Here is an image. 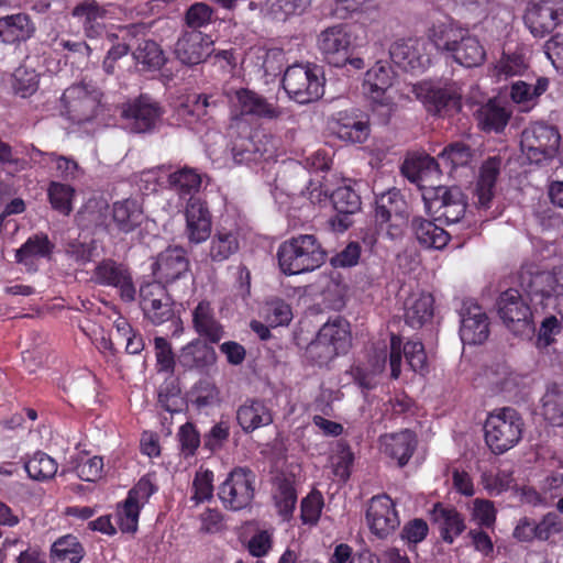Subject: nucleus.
<instances>
[{
  "mask_svg": "<svg viewBox=\"0 0 563 563\" xmlns=\"http://www.w3.org/2000/svg\"><path fill=\"white\" fill-rule=\"evenodd\" d=\"M430 40L439 52L465 68L482 66L486 60V49L479 38L453 23L434 25Z\"/></svg>",
  "mask_w": 563,
  "mask_h": 563,
  "instance_id": "f257e3e1",
  "label": "nucleus"
},
{
  "mask_svg": "<svg viewBox=\"0 0 563 563\" xmlns=\"http://www.w3.org/2000/svg\"><path fill=\"white\" fill-rule=\"evenodd\" d=\"M280 271L286 275H298L319 268L327 252L313 234H299L283 242L277 252Z\"/></svg>",
  "mask_w": 563,
  "mask_h": 563,
  "instance_id": "f03ea898",
  "label": "nucleus"
},
{
  "mask_svg": "<svg viewBox=\"0 0 563 563\" xmlns=\"http://www.w3.org/2000/svg\"><path fill=\"white\" fill-rule=\"evenodd\" d=\"M523 426V419L516 409L504 407L487 417L485 441L495 454H503L520 441Z\"/></svg>",
  "mask_w": 563,
  "mask_h": 563,
  "instance_id": "7ed1b4c3",
  "label": "nucleus"
},
{
  "mask_svg": "<svg viewBox=\"0 0 563 563\" xmlns=\"http://www.w3.org/2000/svg\"><path fill=\"white\" fill-rule=\"evenodd\" d=\"M282 84L289 98L301 104L319 100L324 92L322 73L317 65L289 66Z\"/></svg>",
  "mask_w": 563,
  "mask_h": 563,
  "instance_id": "20e7f679",
  "label": "nucleus"
},
{
  "mask_svg": "<svg viewBox=\"0 0 563 563\" xmlns=\"http://www.w3.org/2000/svg\"><path fill=\"white\" fill-rule=\"evenodd\" d=\"M496 307L499 318L515 335L530 338L534 333L531 308L519 290L509 288L501 292Z\"/></svg>",
  "mask_w": 563,
  "mask_h": 563,
  "instance_id": "39448f33",
  "label": "nucleus"
},
{
  "mask_svg": "<svg viewBox=\"0 0 563 563\" xmlns=\"http://www.w3.org/2000/svg\"><path fill=\"white\" fill-rule=\"evenodd\" d=\"M422 198L427 212L438 220L444 219L448 224L459 222L465 214L467 203L460 187H430Z\"/></svg>",
  "mask_w": 563,
  "mask_h": 563,
  "instance_id": "423d86ee",
  "label": "nucleus"
},
{
  "mask_svg": "<svg viewBox=\"0 0 563 563\" xmlns=\"http://www.w3.org/2000/svg\"><path fill=\"white\" fill-rule=\"evenodd\" d=\"M394 71L387 63L378 60L367 70L364 86L373 101V111L382 118V122L387 124L390 117L395 113L397 104L393 99L386 96V91L391 87Z\"/></svg>",
  "mask_w": 563,
  "mask_h": 563,
  "instance_id": "0eeeda50",
  "label": "nucleus"
},
{
  "mask_svg": "<svg viewBox=\"0 0 563 563\" xmlns=\"http://www.w3.org/2000/svg\"><path fill=\"white\" fill-rule=\"evenodd\" d=\"M560 142L561 135L555 126L536 123L523 130L520 145L531 163L540 164L555 156Z\"/></svg>",
  "mask_w": 563,
  "mask_h": 563,
  "instance_id": "6e6552de",
  "label": "nucleus"
},
{
  "mask_svg": "<svg viewBox=\"0 0 563 563\" xmlns=\"http://www.w3.org/2000/svg\"><path fill=\"white\" fill-rule=\"evenodd\" d=\"M121 109V117L133 133L155 131L165 113L161 103L148 95H140L124 102Z\"/></svg>",
  "mask_w": 563,
  "mask_h": 563,
  "instance_id": "1a4fd4ad",
  "label": "nucleus"
},
{
  "mask_svg": "<svg viewBox=\"0 0 563 563\" xmlns=\"http://www.w3.org/2000/svg\"><path fill=\"white\" fill-rule=\"evenodd\" d=\"M255 474L247 467L233 468L219 487V498L225 508L241 510L253 500Z\"/></svg>",
  "mask_w": 563,
  "mask_h": 563,
  "instance_id": "9d476101",
  "label": "nucleus"
},
{
  "mask_svg": "<svg viewBox=\"0 0 563 563\" xmlns=\"http://www.w3.org/2000/svg\"><path fill=\"white\" fill-rule=\"evenodd\" d=\"M153 275L161 283L173 286L178 282L194 283L187 252L181 246H169L161 252L152 266Z\"/></svg>",
  "mask_w": 563,
  "mask_h": 563,
  "instance_id": "9b49d317",
  "label": "nucleus"
},
{
  "mask_svg": "<svg viewBox=\"0 0 563 563\" xmlns=\"http://www.w3.org/2000/svg\"><path fill=\"white\" fill-rule=\"evenodd\" d=\"M91 279L97 285L118 289L120 298L125 302H132L136 298L131 269L124 263L103 258L96 265Z\"/></svg>",
  "mask_w": 563,
  "mask_h": 563,
  "instance_id": "f8f14e48",
  "label": "nucleus"
},
{
  "mask_svg": "<svg viewBox=\"0 0 563 563\" xmlns=\"http://www.w3.org/2000/svg\"><path fill=\"white\" fill-rule=\"evenodd\" d=\"M523 20L534 37H544L562 23L563 0H529Z\"/></svg>",
  "mask_w": 563,
  "mask_h": 563,
  "instance_id": "ddd939ff",
  "label": "nucleus"
},
{
  "mask_svg": "<svg viewBox=\"0 0 563 563\" xmlns=\"http://www.w3.org/2000/svg\"><path fill=\"white\" fill-rule=\"evenodd\" d=\"M60 100L69 118L74 122L84 123L96 117L101 92L95 87L81 82L68 87Z\"/></svg>",
  "mask_w": 563,
  "mask_h": 563,
  "instance_id": "4468645a",
  "label": "nucleus"
},
{
  "mask_svg": "<svg viewBox=\"0 0 563 563\" xmlns=\"http://www.w3.org/2000/svg\"><path fill=\"white\" fill-rule=\"evenodd\" d=\"M317 47L324 60L334 67H343L352 52V35L346 24L323 30L317 37Z\"/></svg>",
  "mask_w": 563,
  "mask_h": 563,
  "instance_id": "2eb2a0df",
  "label": "nucleus"
},
{
  "mask_svg": "<svg viewBox=\"0 0 563 563\" xmlns=\"http://www.w3.org/2000/svg\"><path fill=\"white\" fill-rule=\"evenodd\" d=\"M412 92L433 115H445L461 109V95L454 85L440 87L424 82L415 85Z\"/></svg>",
  "mask_w": 563,
  "mask_h": 563,
  "instance_id": "dca6fc26",
  "label": "nucleus"
},
{
  "mask_svg": "<svg viewBox=\"0 0 563 563\" xmlns=\"http://www.w3.org/2000/svg\"><path fill=\"white\" fill-rule=\"evenodd\" d=\"M211 37L198 30L185 31L175 43L174 54L185 66H196L207 60L212 53Z\"/></svg>",
  "mask_w": 563,
  "mask_h": 563,
  "instance_id": "f3484780",
  "label": "nucleus"
},
{
  "mask_svg": "<svg viewBox=\"0 0 563 563\" xmlns=\"http://www.w3.org/2000/svg\"><path fill=\"white\" fill-rule=\"evenodd\" d=\"M230 102L232 109L240 115H251L266 120H276L283 115V110L279 107L247 88L234 90L230 95Z\"/></svg>",
  "mask_w": 563,
  "mask_h": 563,
  "instance_id": "a211bd4d",
  "label": "nucleus"
},
{
  "mask_svg": "<svg viewBox=\"0 0 563 563\" xmlns=\"http://www.w3.org/2000/svg\"><path fill=\"white\" fill-rule=\"evenodd\" d=\"M185 235L189 243L200 244L211 236L212 214L206 201L190 197L185 208Z\"/></svg>",
  "mask_w": 563,
  "mask_h": 563,
  "instance_id": "6ab92c4d",
  "label": "nucleus"
},
{
  "mask_svg": "<svg viewBox=\"0 0 563 563\" xmlns=\"http://www.w3.org/2000/svg\"><path fill=\"white\" fill-rule=\"evenodd\" d=\"M366 520L371 531L383 539L399 527L395 504L387 495L374 496L366 510Z\"/></svg>",
  "mask_w": 563,
  "mask_h": 563,
  "instance_id": "aec40b11",
  "label": "nucleus"
},
{
  "mask_svg": "<svg viewBox=\"0 0 563 563\" xmlns=\"http://www.w3.org/2000/svg\"><path fill=\"white\" fill-rule=\"evenodd\" d=\"M404 353L407 364L413 372L422 373L427 367V355L423 344L420 341H408L402 347L400 335L391 334L389 364L391 378L397 379L400 375L401 354Z\"/></svg>",
  "mask_w": 563,
  "mask_h": 563,
  "instance_id": "412c9836",
  "label": "nucleus"
},
{
  "mask_svg": "<svg viewBox=\"0 0 563 563\" xmlns=\"http://www.w3.org/2000/svg\"><path fill=\"white\" fill-rule=\"evenodd\" d=\"M330 200L336 211L330 223L334 230L343 232L352 225L351 216L361 210V197L351 186H341L332 191Z\"/></svg>",
  "mask_w": 563,
  "mask_h": 563,
  "instance_id": "4be33fe9",
  "label": "nucleus"
},
{
  "mask_svg": "<svg viewBox=\"0 0 563 563\" xmlns=\"http://www.w3.org/2000/svg\"><path fill=\"white\" fill-rule=\"evenodd\" d=\"M461 340L465 344H482L489 335L488 317L475 303L464 305L461 310Z\"/></svg>",
  "mask_w": 563,
  "mask_h": 563,
  "instance_id": "5701e85b",
  "label": "nucleus"
},
{
  "mask_svg": "<svg viewBox=\"0 0 563 563\" xmlns=\"http://www.w3.org/2000/svg\"><path fill=\"white\" fill-rule=\"evenodd\" d=\"M430 519L439 530L442 540L449 544H452L454 539L466 529L462 514L454 507L441 503L434 504L430 510Z\"/></svg>",
  "mask_w": 563,
  "mask_h": 563,
  "instance_id": "b1692460",
  "label": "nucleus"
},
{
  "mask_svg": "<svg viewBox=\"0 0 563 563\" xmlns=\"http://www.w3.org/2000/svg\"><path fill=\"white\" fill-rule=\"evenodd\" d=\"M111 222L121 233L128 234L137 229L143 220L144 212L136 199L118 200L110 208Z\"/></svg>",
  "mask_w": 563,
  "mask_h": 563,
  "instance_id": "393cba45",
  "label": "nucleus"
},
{
  "mask_svg": "<svg viewBox=\"0 0 563 563\" xmlns=\"http://www.w3.org/2000/svg\"><path fill=\"white\" fill-rule=\"evenodd\" d=\"M379 441L382 451L390 459L397 460L399 466L408 463L417 446L416 435L408 429L398 433L384 434Z\"/></svg>",
  "mask_w": 563,
  "mask_h": 563,
  "instance_id": "a878e982",
  "label": "nucleus"
},
{
  "mask_svg": "<svg viewBox=\"0 0 563 563\" xmlns=\"http://www.w3.org/2000/svg\"><path fill=\"white\" fill-rule=\"evenodd\" d=\"M501 159L499 157H489L486 159L479 170V176L475 186L474 196L477 208L487 209L495 196V186L500 173Z\"/></svg>",
  "mask_w": 563,
  "mask_h": 563,
  "instance_id": "bb28decb",
  "label": "nucleus"
},
{
  "mask_svg": "<svg viewBox=\"0 0 563 563\" xmlns=\"http://www.w3.org/2000/svg\"><path fill=\"white\" fill-rule=\"evenodd\" d=\"M333 131L342 141L364 143L369 135V125L356 113L340 111L334 119Z\"/></svg>",
  "mask_w": 563,
  "mask_h": 563,
  "instance_id": "cd10ccee",
  "label": "nucleus"
},
{
  "mask_svg": "<svg viewBox=\"0 0 563 563\" xmlns=\"http://www.w3.org/2000/svg\"><path fill=\"white\" fill-rule=\"evenodd\" d=\"M375 222L383 225L393 220L394 217H409L408 205L396 188L388 189L376 196Z\"/></svg>",
  "mask_w": 563,
  "mask_h": 563,
  "instance_id": "c85d7f7f",
  "label": "nucleus"
},
{
  "mask_svg": "<svg viewBox=\"0 0 563 563\" xmlns=\"http://www.w3.org/2000/svg\"><path fill=\"white\" fill-rule=\"evenodd\" d=\"M35 25L25 13L0 18V40L7 44L24 42L33 36Z\"/></svg>",
  "mask_w": 563,
  "mask_h": 563,
  "instance_id": "c756f323",
  "label": "nucleus"
},
{
  "mask_svg": "<svg viewBox=\"0 0 563 563\" xmlns=\"http://www.w3.org/2000/svg\"><path fill=\"white\" fill-rule=\"evenodd\" d=\"M110 206L102 200H89L76 214L79 229L88 231L108 230Z\"/></svg>",
  "mask_w": 563,
  "mask_h": 563,
  "instance_id": "7c9ffc66",
  "label": "nucleus"
},
{
  "mask_svg": "<svg viewBox=\"0 0 563 563\" xmlns=\"http://www.w3.org/2000/svg\"><path fill=\"white\" fill-rule=\"evenodd\" d=\"M192 323L195 330L211 343H218L224 334L223 327L216 319L209 301L202 300L197 305L192 312Z\"/></svg>",
  "mask_w": 563,
  "mask_h": 563,
  "instance_id": "2f4dec72",
  "label": "nucleus"
},
{
  "mask_svg": "<svg viewBox=\"0 0 563 563\" xmlns=\"http://www.w3.org/2000/svg\"><path fill=\"white\" fill-rule=\"evenodd\" d=\"M411 230L421 246L442 250L450 241V234L433 221L422 217H413Z\"/></svg>",
  "mask_w": 563,
  "mask_h": 563,
  "instance_id": "473e14b6",
  "label": "nucleus"
},
{
  "mask_svg": "<svg viewBox=\"0 0 563 563\" xmlns=\"http://www.w3.org/2000/svg\"><path fill=\"white\" fill-rule=\"evenodd\" d=\"M236 419L243 431L247 433L273 422L271 410L261 400H250L240 406Z\"/></svg>",
  "mask_w": 563,
  "mask_h": 563,
  "instance_id": "72a5a7b5",
  "label": "nucleus"
},
{
  "mask_svg": "<svg viewBox=\"0 0 563 563\" xmlns=\"http://www.w3.org/2000/svg\"><path fill=\"white\" fill-rule=\"evenodd\" d=\"M317 335L332 347H338L336 353L345 354L351 347L352 336L350 323L340 317L324 323Z\"/></svg>",
  "mask_w": 563,
  "mask_h": 563,
  "instance_id": "f704fd0d",
  "label": "nucleus"
},
{
  "mask_svg": "<svg viewBox=\"0 0 563 563\" xmlns=\"http://www.w3.org/2000/svg\"><path fill=\"white\" fill-rule=\"evenodd\" d=\"M433 297L430 294L410 296L405 301V322L413 329L421 328L433 316Z\"/></svg>",
  "mask_w": 563,
  "mask_h": 563,
  "instance_id": "c9c22d12",
  "label": "nucleus"
},
{
  "mask_svg": "<svg viewBox=\"0 0 563 563\" xmlns=\"http://www.w3.org/2000/svg\"><path fill=\"white\" fill-rule=\"evenodd\" d=\"M240 243L238 235L227 229H218L211 236L208 257L212 263H222L238 253Z\"/></svg>",
  "mask_w": 563,
  "mask_h": 563,
  "instance_id": "e433bc0d",
  "label": "nucleus"
},
{
  "mask_svg": "<svg viewBox=\"0 0 563 563\" xmlns=\"http://www.w3.org/2000/svg\"><path fill=\"white\" fill-rule=\"evenodd\" d=\"M542 415L547 421L556 427L563 426V382L547 385L541 399Z\"/></svg>",
  "mask_w": 563,
  "mask_h": 563,
  "instance_id": "4c0bfd02",
  "label": "nucleus"
},
{
  "mask_svg": "<svg viewBox=\"0 0 563 563\" xmlns=\"http://www.w3.org/2000/svg\"><path fill=\"white\" fill-rule=\"evenodd\" d=\"M133 58L143 70H158L161 69L167 58L161 45L151 38H142L139 41L137 46L133 51Z\"/></svg>",
  "mask_w": 563,
  "mask_h": 563,
  "instance_id": "58836bf2",
  "label": "nucleus"
},
{
  "mask_svg": "<svg viewBox=\"0 0 563 563\" xmlns=\"http://www.w3.org/2000/svg\"><path fill=\"white\" fill-rule=\"evenodd\" d=\"M402 175L411 183L424 181L440 174V164L430 155L407 158L401 166Z\"/></svg>",
  "mask_w": 563,
  "mask_h": 563,
  "instance_id": "ea45409f",
  "label": "nucleus"
},
{
  "mask_svg": "<svg viewBox=\"0 0 563 563\" xmlns=\"http://www.w3.org/2000/svg\"><path fill=\"white\" fill-rule=\"evenodd\" d=\"M180 363L188 368H203L214 363L216 352L201 340H195L181 349Z\"/></svg>",
  "mask_w": 563,
  "mask_h": 563,
  "instance_id": "a19ab883",
  "label": "nucleus"
},
{
  "mask_svg": "<svg viewBox=\"0 0 563 563\" xmlns=\"http://www.w3.org/2000/svg\"><path fill=\"white\" fill-rule=\"evenodd\" d=\"M84 556L85 549L73 534L58 538L51 549V563H79Z\"/></svg>",
  "mask_w": 563,
  "mask_h": 563,
  "instance_id": "79ce46f5",
  "label": "nucleus"
},
{
  "mask_svg": "<svg viewBox=\"0 0 563 563\" xmlns=\"http://www.w3.org/2000/svg\"><path fill=\"white\" fill-rule=\"evenodd\" d=\"M390 59L401 69L415 70L421 67V56L413 40H398L389 48Z\"/></svg>",
  "mask_w": 563,
  "mask_h": 563,
  "instance_id": "37998d69",
  "label": "nucleus"
},
{
  "mask_svg": "<svg viewBox=\"0 0 563 563\" xmlns=\"http://www.w3.org/2000/svg\"><path fill=\"white\" fill-rule=\"evenodd\" d=\"M167 181L169 188L179 197L189 196L190 198L199 191L202 179L195 168L185 166L170 173Z\"/></svg>",
  "mask_w": 563,
  "mask_h": 563,
  "instance_id": "c03bdc74",
  "label": "nucleus"
},
{
  "mask_svg": "<svg viewBox=\"0 0 563 563\" xmlns=\"http://www.w3.org/2000/svg\"><path fill=\"white\" fill-rule=\"evenodd\" d=\"M482 130L501 132L508 123L509 112L496 101L489 100L476 112Z\"/></svg>",
  "mask_w": 563,
  "mask_h": 563,
  "instance_id": "a18cd8bd",
  "label": "nucleus"
},
{
  "mask_svg": "<svg viewBox=\"0 0 563 563\" xmlns=\"http://www.w3.org/2000/svg\"><path fill=\"white\" fill-rule=\"evenodd\" d=\"M306 4V0H265L261 12L269 20L285 22L291 15L300 14Z\"/></svg>",
  "mask_w": 563,
  "mask_h": 563,
  "instance_id": "49530a36",
  "label": "nucleus"
},
{
  "mask_svg": "<svg viewBox=\"0 0 563 563\" xmlns=\"http://www.w3.org/2000/svg\"><path fill=\"white\" fill-rule=\"evenodd\" d=\"M53 247L54 245L46 234H35L16 250L15 260L18 263L29 266L33 264V258L35 257L49 256Z\"/></svg>",
  "mask_w": 563,
  "mask_h": 563,
  "instance_id": "de8ad7c7",
  "label": "nucleus"
},
{
  "mask_svg": "<svg viewBox=\"0 0 563 563\" xmlns=\"http://www.w3.org/2000/svg\"><path fill=\"white\" fill-rule=\"evenodd\" d=\"M24 468L30 478L44 482L55 476L57 463L46 453L38 451L24 463Z\"/></svg>",
  "mask_w": 563,
  "mask_h": 563,
  "instance_id": "09e8293b",
  "label": "nucleus"
},
{
  "mask_svg": "<svg viewBox=\"0 0 563 563\" xmlns=\"http://www.w3.org/2000/svg\"><path fill=\"white\" fill-rule=\"evenodd\" d=\"M475 151L462 141L453 142L446 145L439 158L445 165H449L451 169L456 167L467 166L474 158Z\"/></svg>",
  "mask_w": 563,
  "mask_h": 563,
  "instance_id": "8fccbe9b",
  "label": "nucleus"
},
{
  "mask_svg": "<svg viewBox=\"0 0 563 563\" xmlns=\"http://www.w3.org/2000/svg\"><path fill=\"white\" fill-rule=\"evenodd\" d=\"M173 301L170 297L159 300V303L154 305L153 310H143L145 316L152 323L159 325L165 322H170L174 327L173 334L183 331V322L179 317H176L173 309Z\"/></svg>",
  "mask_w": 563,
  "mask_h": 563,
  "instance_id": "3c124183",
  "label": "nucleus"
},
{
  "mask_svg": "<svg viewBox=\"0 0 563 563\" xmlns=\"http://www.w3.org/2000/svg\"><path fill=\"white\" fill-rule=\"evenodd\" d=\"M548 86L549 79L545 77L538 78L534 85L525 81H517L511 86L510 96L517 103L530 102L544 93Z\"/></svg>",
  "mask_w": 563,
  "mask_h": 563,
  "instance_id": "603ef678",
  "label": "nucleus"
},
{
  "mask_svg": "<svg viewBox=\"0 0 563 563\" xmlns=\"http://www.w3.org/2000/svg\"><path fill=\"white\" fill-rule=\"evenodd\" d=\"M74 188L69 185L52 181L47 189L49 202L54 210L68 216L71 210V199L74 196Z\"/></svg>",
  "mask_w": 563,
  "mask_h": 563,
  "instance_id": "864d4df0",
  "label": "nucleus"
},
{
  "mask_svg": "<svg viewBox=\"0 0 563 563\" xmlns=\"http://www.w3.org/2000/svg\"><path fill=\"white\" fill-rule=\"evenodd\" d=\"M338 347H332L318 335L306 347V358L309 363L317 366H325L333 361L339 354Z\"/></svg>",
  "mask_w": 563,
  "mask_h": 563,
  "instance_id": "5fc2aeb1",
  "label": "nucleus"
},
{
  "mask_svg": "<svg viewBox=\"0 0 563 563\" xmlns=\"http://www.w3.org/2000/svg\"><path fill=\"white\" fill-rule=\"evenodd\" d=\"M12 87L22 98L32 96L38 88V75L34 69L20 66L13 73Z\"/></svg>",
  "mask_w": 563,
  "mask_h": 563,
  "instance_id": "6e6d98bb",
  "label": "nucleus"
},
{
  "mask_svg": "<svg viewBox=\"0 0 563 563\" xmlns=\"http://www.w3.org/2000/svg\"><path fill=\"white\" fill-rule=\"evenodd\" d=\"M141 505L126 497L121 506H118L119 527L122 532L134 533L137 530Z\"/></svg>",
  "mask_w": 563,
  "mask_h": 563,
  "instance_id": "4d7b16f0",
  "label": "nucleus"
},
{
  "mask_svg": "<svg viewBox=\"0 0 563 563\" xmlns=\"http://www.w3.org/2000/svg\"><path fill=\"white\" fill-rule=\"evenodd\" d=\"M194 404L198 408L214 406L220 402V391L209 379H200L192 389Z\"/></svg>",
  "mask_w": 563,
  "mask_h": 563,
  "instance_id": "13d9d810",
  "label": "nucleus"
},
{
  "mask_svg": "<svg viewBox=\"0 0 563 563\" xmlns=\"http://www.w3.org/2000/svg\"><path fill=\"white\" fill-rule=\"evenodd\" d=\"M165 283H161L158 279L152 283H146L140 288L141 307L143 310H153L154 305L159 303L169 297L166 292Z\"/></svg>",
  "mask_w": 563,
  "mask_h": 563,
  "instance_id": "bf43d9fd",
  "label": "nucleus"
},
{
  "mask_svg": "<svg viewBox=\"0 0 563 563\" xmlns=\"http://www.w3.org/2000/svg\"><path fill=\"white\" fill-rule=\"evenodd\" d=\"M538 541H550L552 537L563 532V520L555 511L545 514L540 521H537Z\"/></svg>",
  "mask_w": 563,
  "mask_h": 563,
  "instance_id": "052dcab7",
  "label": "nucleus"
},
{
  "mask_svg": "<svg viewBox=\"0 0 563 563\" xmlns=\"http://www.w3.org/2000/svg\"><path fill=\"white\" fill-rule=\"evenodd\" d=\"M291 318V308L283 299L274 298L267 301L266 319L272 327L288 324Z\"/></svg>",
  "mask_w": 563,
  "mask_h": 563,
  "instance_id": "680f3d73",
  "label": "nucleus"
},
{
  "mask_svg": "<svg viewBox=\"0 0 563 563\" xmlns=\"http://www.w3.org/2000/svg\"><path fill=\"white\" fill-rule=\"evenodd\" d=\"M213 10L211 7L203 2H197L191 4L185 14L186 24L192 30H198L212 20Z\"/></svg>",
  "mask_w": 563,
  "mask_h": 563,
  "instance_id": "e2e57ef3",
  "label": "nucleus"
},
{
  "mask_svg": "<svg viewBox=\"0 0 563 563\" xmlns=\"http://www.w3.org/2000/svg\"><path fill=\"white\" fill-rule=\"evenodd\" d=\"M210 106L209 97L206 95H194L188 97L187 101L178 107V115L194 117L200 119L207 114V108Z\"/></svg>",
  "mask_w": 563,
  "mask_h": 563,
  "instance_id": "0e129e2a",
  "label": "nucleus"
},
{
  "mask_svg": "<svg viewBox=\"0 0 563 563\" xmlns=\"http://www.w3.org/2000/svg\"><path fill=\"white\" fill-rule=\"evenodd\" d=\"M527 63L521 53H504L500 60L497 64L499 74L505 76L521 75L527 68Z\"/></svg>",
  "mask_w": 563,
  "mask_h": 563,
  "instance_id": "69168bd1",
  "label": "nucleus"
},
{
  "mask_svg": "<svg viewBox=\"0 0 563 563\" xmlns=\"http://www.w3.org/2000/svg\"><path fill=\"white\" fill-rule=\"evenodd\" d=\"M178 440L180 442L181 453L187 456H192L200 444V435L191 422H186L178 431Z\"/></svg>",
  "mask_w": 563,
  "mask_h": 563,
  "instance_id": "338daca9",
  "label": "nucleus"
},
{
  "mask_svg": "<svg viewBox=\"0 0 563 563\" xmlns=\"http://www.w3.org/2000/svg\"><path fill=\"white\" fill-rule=\"evenodd\" d=\"M213 473L209 470L197 472L192 486L195 489V494L192 498L197 503H202L212 497L213 492Z\"/></svg>",
  "mask_w": 563,
  "mask_h": 563,
  "instance_id": "774afa93",
  "label": "nucleus"
}]
</instances>
